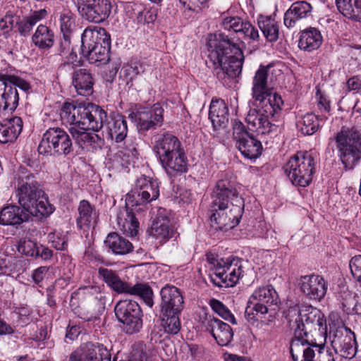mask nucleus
<instances>
[{"instance_id": "1", "label": "nucleus", "mask_w": 361, "mask_h": 361, "mask_svg": "<svg viewBox=\"0 0 361 361\" xmlns=\"http://www.w3.org/2000/svg\"><path fill=\"white\" fill-rule=\"evenodd\" d=\"M286 318L293 331L290 352L293 361H300L302 351L308 349L309 345L326 339V322L324 314L312 306L300 309L290 307Z\"/></svg>"}, {"instance_id": "2", "label": "nucleus", "mask_w": 361, "mask_h": 361, "mask_svg": "<svg viewBox=\"0 0 361 361\" xmlns=\"http://www.w3.org/2000/svg\"><path fill=\"white\" fill-rule=\"evenodd\" d=\"M238 42L223 32L212 34L208 37V66L214 70L219 80L226 82L227 79L238 77L242 71L244 56Z\"/></svg>"}, {"instance_id": "3", "label": "nucleus", "mask_w": 361, "mask_h": 361, "mask_svg": "<svg viewBox=\"0 0 361 361\" xmlns=\"http://www.w3.org/2000/svg\"><path fill=\"white\" fill-rule=\"evenodd\" d=\"M210 221L215 229L233 228L240 222L243 202L233 184L219 180L212 194Z\"/></svg>"}, {"instance_id": "4", "label": "nucleus", "mask_w": 361, "mask_h": 361, "mask_svg": "<svg viewBox=\"0 0 361 361\" xmlns=\"http://www.w3.org/2000/svg\"><path fill=\"white\" fill-rule=\"evenodd\" d=\"M17 197L20 207L33 216L42 218L53 212L54 209L45 197L44 192L30 173L22 172L19 176Z\"/></svg>"}, {"instance_id": "5", "label": "nucleus", "mask_w": 361, "mask_h": 361, "mask_svg": "<svg viewBox=\"0 0 361 361\" xmlns=\"http://www.w3.org/2000/svg\"><path fill=\"white\" fill-rule=\"evenodd\" d=\"M63 123L98 131L106 120V112L92 103L65 102L60 111Z\"/></svg>"}, {"instance_id": "6", "label": "nucleus", "mask_w": 361, "mask_h": 361, "mask_svg": "<svg viewBox=\"0 0 361 361\" xmlns=\"http://www.w3.org/2000/svg\"><path fill=\"white\" fill-rule=\"evenodd\" d=\"M154 151L159 157L165 171L176 176L188 170V159L180 140L173 135L166 133L156 140Z\"/></svg>"}, {"instance_id": "7", "label": "nucleus", "mask_w": 361, "mask_h": 361, "mask_svg": "<svg viewBox=\"0 0 361 361\" xmlns=\"http://www.w3.org/2000/svg\"><path fill=\"white\" fill-rule=\"evenodd\" d=\"M256 107L250 109L246 116L249 128L258 134L265 135L276 131L277 125L269 118H274L280 113L283 102L279 94L267 102H257Z\"/></svg>"}, {"instance_id": "8", "label": "nucleus", "mask_w": 361, "mask_h": 361, "mask_svg": "<svg viewBox=\"0 0 361 361\" xmlns=\"http://www.w3.org/2000/svg\"><path fill=\"white\" fill-rule=\"evenodd\" d=\"M81 40L82 54L90 63L109 60L110 36L104 28L98 26L86 27L82 34Z\"/></svg>"}, {"instance_id": "9", "label": "nucleus", "mask_w": 361, "mask_h": 361, "mask_svg": "<svg viewBox=\"0 0 361 361\" xmlns=\"http://www.w3.org/2000/svg\"><path fill=\"white\" fill-rule=\"evenodd\" d=\"M338 157L344 167L353 169L361 159V128L343 127L335 137Z\"/></svg>"}, {"instance_id": "10", "label": "nucleus", "mask_w": 361, "mask_h": 361, "mask_svg": "<svg viewBox=\"0 0 361 361\" xmlns=\"http://www.w3.org/2000/svg\"><path fill=\"white\" fill-rule=\"evenodd\" d=\"M207 259L214 270V276H211L212 281L218 286L233 287L243 276V267L238 258H228L225 260L209 254Z\"/></svg>"}, {"instance_id": "11", "label": "nucleus", "mask_w": 361, "mask_h": 361, "mask_svg": "<svg viewBox=\"0 0 361 361\" xmlns=\"http://www.w3.org/2000/svg\"><path fill=\"white\" fill-rule=\"evenodd\" d=\"M283 169L293 185L305 188L312 180L315 161L308 152H299L290 158Z\"/></svg>"}, {"instance_id": "12", "label": "nucleus", "mask_w": 361, "mask_h": 361, "mask_svg": "<svg viewBox=\"0 0 361 361\" xmlns=\"http://www.w3.org/2000/svg\"><path fill=\"white\" fill-rule=\"evenodd\" d=\"M44 156L66 157L73 152L74 147L68 133L59 127L49 128L43 134L37 148Z\"/></svg>"}, {"instance_id": "13", "label": "nucleus", "mask_w": 361, "mask_h": 361, "mask_svg": "<svg viewBox=\"0 0 361 361\" xmlns=\"http://www.w3.org/2000/svg\"><path fill=\"white\" fill-rule=\"evenodd\" d=\"M98 273L102 280L114 291L118 293L139 295L147 305L150 307L153 306V293L149 286L137 283L131 286L128 283L122 281L114 271L106 268L100 267Z\"/></svg>"}, {"instance_id": "14", "label": "nucleus", "mask_w": 361, "mask_h": 361, "mask_svg": "<svg viewBox=\"0 0 361 361\" xmlns=\"http://www.w3.org/2000/svg\"><path fill=\"white\" fill-rule=\"evenodd\" d=\"M149 203L145 197L141 196L140 190L135 185L133 190L126 195V207L118 210L116 214V224L118 228L123 233L130 236H135L138 232L139 223L133 213L128 207H134Z\"/></svg>"}, {"instance_id": "15", "label": "nucleus", "mask_w": 361, "mask_h": 361, "mask_svg": "<svg viewBox=\"0 0 361 361\" xmlns=\"http://www.w3.org/2000/svg\"><path fill=\"white\" fill-rule=\"evenodd\" d=\"M114 312L123 331L133 334L140 331L142 327V312L138 303L131 300L118 301Z\"/></svg>"}, {"instance_id": "16", "label": "nucleus", "mask_w": 361, "mask_h": 361, "mask_svg": "<svg viewBox=\"0 0 361 361\" xmlns=\"http://www.w3.org/2000/svg\"><path fill=\"white\" fill-rule=\"evenodd\" d=\"M330 335L332 336L331 344L336 352L345 359L353 358L357 353L355 334L344 324L330 326Z\"/></svg>"}, {"instance_id": "17", "label": "nucleus", "mask_w": 361, "mask_h": 361, "mask_svg": "<svg viewBox=\"0 0 361 361\" xmlns=\"http://www.w3.org/2000/svg\"><path fill=\"white\" fill-rule=\"evenodd\" d=\"M129 118L134 122L139 132H147L161 126L164 122V109L159 104L152 108L140 107L129 114Z\"/></svg>"}, {"instance_id": "18", "label": "nucleus", "mask_w": 361, "mask_h": 361, "mask_svg": "<svg viewBox=\"0 0 361 361\" xmlns=\"http://www.w3.org/2000/svg\"><path fill=\"white\" fill-rule=\"evenodd\" d=\"M76 4L82 18L94 23L106 20L111 10L108 0H76Z\"/></svg>"}, {"instance_id": "19", "label": "nucleus", "mask_w": 361, "mask_h": 361, "mask_svg": "<svg viewBox=\"0 0 361 361\" xmlns=\"http://www.w3.org/2000/svg\"><path fill=\"white\" fill-rule=\"evenodd\" d=\"M200 322L205 330L212 335L219 345L226 346L232 341L233 331L228 324L214 315L207 313H204L200 317Z\"/></svg>"}, {"instance_id": "20", "label": "nucleus", "mask_w": 361, "mask_h": 361, "mask_svg": "<svg viewBox=\"0 0 361 361\" xmlns=\"http://www.w3.org/2000/svg\"><path fill=\"white\" fill-rule=\"evenodd\" d=\"M300 290L310 300L319 301L327 290V283L322 276L311 274L303 276L299 281Z\"/></svg>"}, {"instance_id": "21", "label": "nucleus", "mask_w": 361, "mask_h": 361, "mask_svg": "<svg viewBox=\"0 0 361 361\" xmlns=\"http://www.w3.org/2000/svg\"><path fill=\"white\" fill-rule=\"evenodd\" d=\"M270 66H261L252 80V96L255 102H267L276 94L272 93L268 85Z\"/></svg>"}, {"instance_id": "22", "label": "nucleus", "mask_w": 361, "mask_h": 361, "mask_svg": "<svg viewBox=\"0 0 361 361\" xmlns=\"http://www.w3.org/2000/svg\"><path fill=\"white\" fill-rule=\"evenodd\" d=\"M221 25L226 30L243 34L245 38L252 42H258L259 40L260 36L257 29L250 22L244 21L239 17H226L223 19Z\"/></svg>"}, {"instance_id": "23", "label": "nucleus", "mask_w": 361, "mask_h": 361, "mask_svg": "<svg viewBox=\"0 0 361 361\" xmlns=\"http://www.w3.org/2000/svg\"><path fill=\"white\" fill-rule=\"evenodd\" d=\"M151 235L160 243L171 238L173 230L171 225L170 213L165 209L159 208L157 216L151 226Z\"/></svg>"}, {"instance_id": "24", "label": "nucleus", "mask_w": 361, "mask_h": 361, "mask_svg": "<svg viewBox=\"0 0 361 361\" xmlns=\"http://www.w3.org/2000/svg\"><path fill=\"white\" fill-rule=\"evenodd\" d=\"M161 298V310L166 312H181L184 300L180 290L174 286L166 285L160 291Z\"/></svg>"}, {"instance_id": "25", "label": "nucleus", "mask_w": 361, "mask_h": 361, "mask_svg": "<svg viewBox=\"0 0 361 361\" xmlns=\"http://www.w3.org/2000/svg\"><path fill=\"white\" fill-rule=\"evenodd\" d=\"M101 129L103 130L107 138L120 142L127 136V121L123 116L119 114L111 116L109 118L106 116V120L103 123Z\"/></svg>"}, {"instance_id": "26", "label": "nucleus", "mask_w": 361, "mask_h": 361, "mask_svg": "<svg viewBox=\"0 0 361 361\" xmlns=\"http://www.w3.org/2000/svg\"><path fill=\"white\" fill-rule=\"evenodd\" d=\"M18 250L21 254L43 260H49L53 256L52 250L42 245L30 240L23 238L19 241Z\"/></svg>"}, {"instance_id": "27", "label": "nucleus", "mask_w": 361, "mask_h": 361, "mask_svg": "<svg viewBox=\"0 0 361 361\" xmlns=\"http://www.w3.org/2000/svg\"><path fill=\"white\" fill-rule=\"evenodd\" d=\"M312 7L306 1L294 2L284 14V25L293 27L299 20L306 18L310 15Z\"/></svg>"}, {"instance_id": "28", "label": "nucleus", "mask_w": 361, "mask_h": 361, "mask_svg": "<svg viewBox=\"0 0 361 361\" xmlns=\"http://www.w3.org/2000/svg\"><path fill=\"white\" fill-rule=\"evenodd\" d=\"M30 214L22 207L8 205L0 211V224L16 226L28 220Z\"/></svg>"}, {"instance_id": "29", "label": "nucleus", "mask_w": 361, "mask_h": 361, "mask_svg": "<svg viewBox=\"0 0 361 361\" xmlns=\"http://www.w3.org/2000/svg\"><path fill=\"white\" fill-rule=\"evenodd\" d=\"M209 118L215 129L226 126L228 123V109L223 99H213L212 100Z\"/></svg>"}, {"instance_id": "30", "label": "nucleus", "mask_w": 361, "mask_h": 361, "mask_svg": "<svg viewBox=\"0 0 361 361\" xmlns=\"http://www.w3.org/2000/svg\"><path fill=\"white\" fill-rule=\"evenodd\" d=\"M73 85L78 94L90 96L93 93L94 80L90 71L80 68L73 73Z\"/></svg>"}, {"instance_id": "31", "label": "nucleus", "mask_w": 361, "mask_h": 361, "mask_svg": "<svg viewBox=\"0 0 361 361\" xmlns=\"http://www.w3.org/2000/svg\"><path fill=\"white\" fill-rule=\"evenodd\" d=\"M23 127V120L18 116H14L0 123V142L7 143L15 141L22 132Z\"/></svg>"}, {"instance_id": "32", "label": "nucleus", "mask_w": 361, "mask_h": 361, "mask_svg": "<svg viewBox=\"0 0 361 361\" xmlns=\"http://www.w3.org/2000/svg\"><path fill=\"white\" fill-rule=\"evenodd\" d=\"M77 217V226L80 229H89L94 227L97 223V214L94 208L87 200L80 201Z\"/></svg>"}, {"instance_id": "33", "label": "nucleus", "mask_w": 361, "mask_h": 361, "mask_svg": "<svg viewBox=\"0 0 361 361\" xmlns=\"http://www.w3.org/2000/svg\"><path fill=\"white\" fill-rule=\"evenodd\" d=\"M88 129L80 128L77 126H71L68 131L76 144L82 149H90V147H95L102 140L99 137L92 133L87 132Z\"/></svg>"}, {"instance_id": "34", "label": "nucleus", "mask_w": 361, "mask_h": 361, "mask_svg": "<svg viewBox=\"0 0 361 361\" xmlns=\"http://www.w3.org/2000/svg\"><path fill=\"white\" fill-rule=\"evenodd\" d=\"M18 101L17 89L8 82L0 81V109L14 111L18 105Z\"/></svg>"}, {"instance_id": "35", "label": "nucleus", "mask_w": 361, "mask_h": 361, "mask_svg": "<svg viewBox=\"0 0 361 361\" xmlns=\"http://www.w3.org/2000/svg\"><path fill=\"white\" fill-rule=\"evenodd\" d=\"M242 155L248 159H257L262 152V145L253 135H249L235 143Z\"/></svg>"}, {"instance_id": "36", "label": "nucleus", "mask_w": 361, "mask_h": 361, "mask_svg": "<svg viewBox=\"0 0 361 361\" xmlns=\"http://www.w3.org/2000/svg\"><path fill=\"white\" fill-rule=\"evenodd\" d=\"M322 42V37L319 30L314 27H310L301 32L298 46L300 49L312 51L317 49Z\"/></svg>"}, {"instance_id": "37", "label": "nucleus", "mask_w": 361, "mask_h": 361, "mask_svg": "<svg viewBox=\"0 0 361 361\" xmlns=\"http://www.w3.org/2000/svg\"><path fill=\"white\" fill-rule=\"evenodd\" d=\"M336 5L344 17L361 22V0H336Z\"/></svg>"}, {"instance_id": "38", "label": "nucleus", "mask_w": 361, "mask_h": 361, "mask_svg": "<svg viewBox=\"0 0 361 361\" xmlns=\"http://www.w3.org/2000/svg\"><path fill=\"white\" fill-rule=\"evenodd\" d=\"M106 245L116 255H124L133 250L132 243L116 233H109L105 241Z\"/></svg>"}, {"instance_id": "39", "label": "nucleus", "mask_w": 361, "mask_h": 361, "mask_svg": "<svg viewBox=\"0 0 361 361\" xmlns=\"http://www.w3.org/2000/svg\"><path fill=\"white\" fill-rule=\"evenodd\" d=\"M135 186L140 190L141 196L148 202L157 200L159 196V184L157 180L142 176L136 180Z\"/></svg>"}, {"instance_id": "40", "label": "nucleus", "mask_w": 361, "mask_h": 361, "mask_svg": "<svg viewBox=\"0 0 361 361\" xmlns=\"http://www.w3.org/2000/svg\"><path fill=\"white\" fill-rule=\"evenodd\" d=\"M258 26L268 42H274L279 39V25L274 18L270 16H260Z\"/></svg>"}, {"instance_id": "41", "label": "nucleus", "mask_w": 361, "mask_h": 361, "mask_svg": "<svg viewBox=\"0 0 361 361\" xmlns=\"http://www.w3.org/2000/svg\"><path fill=\"white\" fill-rule=\"evenodd\" d=\"M264 302L268 305H276L279 297L276 291L271 286L260 287L256 289L250 298V302Z\"/></svg>"}, {"instance_id": "42", "label": "nucleus", "mask_w": 361, "mask_h": 361, "mask_svg": "<svg viewBox=\"0 0 361 361\" xmlns=\"http://www.w3.org/2000/svg\"><path fill=\"white\" fill-rule=\"evenodd\" d=\"M32 42L40 49H49L54 44V33L47 26L39 25L32 36Z\"/></svg>"}, {"instance_id": "43", "label": "nucleus", "mask_w": 361, "mask_h": 361, "mask_svg": "<svg viewBox=\"0 0 361 361\" xmlns=\"http://www.w3.org/2000/svg\"><path fill=\"white\" fill-rule=\"evenodd\" d=\"M87 361H111V355L108 350L102 344L86 343Z\"/></svg>"}, {"instance_id": "44", "label": "nucleus", "mask_w": 361, "mask_h": 361, "mask_svg": "<svg viewBox=\"0 0 361 361\" xmlns=\"http://www.w3.org/2000/svg\"><path fill=\"white\" fill-rule=\"evenodd\" d=\"M162 312V326L165 332L170 334H176L180 330V314L181 312Z\"/></svg>"}, {"instance_id": "45", "label": "nucleus", "mask_w": 361, "mask_h": 361, "mask_svg": "<svg viewBox=\"0 0 361 361\" xmlns=\"http://www.w3.org/2000/svg\"><path fill=\"white\" fill-rule=\"evenodd\" d=\"M47 15V11L44 9H40L35 11L31 16L23 19L18 23V30L19 32L25 35L28 33L32 27L40 20L44 18Z\"/></svg>"}, {"instance_id": "46", "label": "nucleus", "mask_w": 361, "mask_h": 361, "mask_svg": "<svg viewBox=\"0 0 361 361\" xmlns=\"http://www.w3.org/2000/svg\"><path fill=\"white\" fill-rule=\"evenodd\" d=\"M298 126L302 134L312 135L319 128L318 118L313 114H307L298 122Z\"/></svg>"}, {"instance_id": "47", "label": "nucleus", "mask_w": 361, "mask_h": 361, "mask_svg": "<svg viewBox=\"0 0 361 361\" xmlns=\"http://www.w3.org/2000/svg\"><path fill=\"white\" fill-rule=\"evenodd\" d=\"M61 30L66 40L75 27L74 14L68 10H64L60 16Z\"/></svg>"}, {"instance_id": "48", "label": "nucleus", "mask_w": 361, "mask_h": 361, "mask_svg": "<svg viewBox=\"0 0 361 361\" xmlns=\"http://www.w3.org/2000/svg\"><path fill=\"white\" fill-rule=\"evenodd\" d=\"M209 305L212 309L224 319L233 324H237L234 315L231 312L228 308L223 304V302L216 299H212L209 301Z\"/></svg>"}, {"instance_id": "49", "label": "nucleus", "mask_w": 361, "mask_h": 361, "mask_svg": "<svg viewBox=\"0 0 361 361\" xmlns=\"http://www.w3.org/2000/svg\"><path fill=\"white\" fill-rule=\"evenodd\" d=\"M0 81H4V82L7 83L8 82L11 85L15 87L16 89L19 87L25 92L28 91L30 88V84L26 80L13 75L1 74Z\"/></svg>"}, {"instance_id": "50", "label": "nucleus", "mask_w": 361, "mask_h": 361, "mask_svg": "<svg viewBox=\"0 0 361 361\" xmlns=\"http://www.w3.org/2000/svg\"><path fill=\"white\" fill-rule=\"evenodd\" d=\"M49 240L51 242L53 246L59 250H65L68 247V237L66 235H61L57 231L49 233Z\"/></svg>"}, {"instance_id": "51", "label": "nucleus", "mask_w": 361, "mask_h": 361, "mask_svg": "<svg viewBox=\"0 0 361 361\" xmlns=\"http://www.w3.org/2000/svg\"><path fill=\"white\" fill-rule=\"evenodd\" d=\"M351 274L361 286V255L353 257L349 262Z\"/></svg>"}, {"instance_id": "52", "label": "nucleus", "mask_w": 361, "mask_h": 361, "mask_svg": "<svg viewBox=\"0 0 361 361\" xmlns=\"http://www.w3.org/2000/svg\"><path fill=\"white\" fill-rule=\"evenodd\" d=\"M250 135L246 130L245 127L240 121L235 120L233 123V136L235 140V143L241 140L243 138Z\"/></svg>"}, {"instance_id": "53", "label": "nucleus", "mask_w": 361, "mask_h": 361, "mask_svg": "<svg viewBox=\"0 0 361 361\" xmlns=\"http://www.w3.org/2000/svg\"><path fill=\"white\" fill-rule=\"evenodd\" d=\"M123 75L127 80L131 81L140 73V65L137 62L125 65L123 68Z\"/></svg>"}, {"instance_id": "54", "label": "nucleus", "mask_w": 361, "mask_h": 361, "mask_svg": "<svg viewBox=\"0 0 361 361\" xmlns=\"http://www.w3.org/2000/svg\"><path fill=\"white\" fill-rule=\"evenodd\" d=\"M179 1L188 9L196 11L204 7L208 0H179Z\"/></svg>"}, {"instance_id": "55", "label": "nucleus", "mask_w": 361, "mask_h": 361, "mask_svg": "<svg viewBox=\"0 0 361 361\" xmlns=\"http://www.w3.org/2000/svg\"><path fill=\"white\" fill-rule=\"evenodd\" d=\"M85 355H86V343L80 349L71 353L69 356L66 357L63 361H87Z\"/></svg>"}, {"instance_id": "56", "label": "nucleus", "mask_w": 361, "mask_h": 361, "mask_svg": "<svg viewBox=\"0 0 361 361\" xmlns=\"http://www.w3.org/2000/svg\"><path fill=\"white\" fill-rule=\"evenodd\" d=\"M15 22L14 17L12 16L6 15L0 20V30L4 31V33L8 32L13 27Z\"/></svg>"}, {"instance_id": "57", "label": "nucleus", "mask_w": 361, "mask_h": 361, "mask_svg": "<svg viewBox=\"0 0 361 361\" xmlns=\"http://www.w3.org/2000/svg\"><path fill=\"white\" fill-rule=\"evenodd\" d=\"M49 267L45 266H42L35 269L32 274V278L35 283H39L44 279L47 275Z\"/></svg>"}, {"instance_id": "58", "label": "nucleus", "mask_w": 361, "mask_h": 361, "mask_svg": "<svg viewBox=\"0 0 361 361\" xmlns=\"http://www.w3.org/2000/svg\"><path fill=\"white\" fill-rule=\"evenodd\" d=\"M80 334V327L77 326H73L67 329L66 334V340L67 341L68 339L69 341H73L78 338Z\"/></svg>"}, {"instance_id": "59", "label": "nucleus", "mask_w": 361, "mask_h": 361, "mask_svg": "<svg viewBox=\"0 0 361 361\" xmlns=\"http://www.w3.org/2000/svg\"><path fill=\"white\" fill-rule=\"evenodd\" d=\"M347 86L349 90H356L360 92L361 88V81L357 77H353L347 81Z\"/></svg>"}, {"instance_id": "60", "label": "nucleus", "mask_w": 361, "mask_h": 361, "mask_svg": "<svg viewBox=\"0 0 361 361\" xmlns=\"http://www.w3.org/2000/svg\"><path fill=\"white\" fill-rule=\"evenodd\" d=\"M249 303L253 305L252 310L254 311H255L257 313H259L261 314H264L267 313V312H268L267 306L269 305L267 303L260 302H257V300H256V302H250L249 301Z\"/></svg>"}, {"instance_id": "61", "label": "nucleus", "mask_w": 361, "mask_h": 361, "mask_svg": "<svg viewBox=\"0 0 361 361\" xmlns=\"http://www.w3.org/2000/svg\"><path fill=\"white\" fill-rule=\"evenodd\" d=\"M13 332V328L5 322L0 319V335L11 334Z\"/></svg>"}, {"instance_id": "62", "label": "nucleus", "mask_w": 361, "mask_h": 361, "mask_svg": "<svg viewBox=\"0 0 361 361\" xmlns=\"http://www.w3.org/2000/svg\"><path fill=\"white\" fill-rule=\"evenodd\" d=\"M225 361H251V360L246 357L229 354L225 357Z\"/></svg>"}, {"instance_id": "63", "label": "nucleus", "mask_w": 361, "mask_h": 361, "mask_svg": "<svg viewBox=\"0 0 361 361\" xmlns=\"http://www.w3.org/2000/svg\"><path fill=\"white\" fill-rule=\"evenodd\" d=\"M318 106L319 109H323L324 111L328 112L330 110V105L329 102L326 101L323 97H320Z\"/></svg>"}, {"instance_id": "64", "label": "nucleus", "mask_w": 361, "mask_h": 361, "mask_svg": "<svg viewBox=\"0 0 361 361\" xmlns=\"http://www.w3.org/2000/svg\"><path fill=\"white\" fill-rule=\"evenodd\" d=\"M121 361H147V357L145 353L140 352L133 355V358L130 360Z\"/></svg>"}]
</instances>
